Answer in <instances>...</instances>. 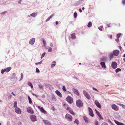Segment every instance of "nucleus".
<instances>
[{"label":"nucleus","instance_id":"nucleus-12","mask_svg":"<svg viewBox=\"0 0 125 125\" xmlns=\"http://www.w3.org/2000/svg\"><path fill=\"white\" fill-rule=\"evenodd\" d=\"M119 52V50H114L113 52V54L115 56H118Z\"/></svg>","mask_w":125,"mask_h":125},{"label":"nucleus","instance_id":"nucleus-17","mask_svg":"<svg viewBox=\"0 0 125 125\" xmlns=\"http://www.w3.org/2000/svg\"><path fill=\"white\" fill-rule=\"evenodd\" d=\"M55 93L57 94L59 97H62V94L58 90L55 91Z\"/></svg>","mask_w":125,"mask_h":125},{"label":"nucleus","instance_id":"nucleus-51","mask_svg":"<svg viewBox=\"0 0 125 125\" xmlns=\"http://www.w3.org/2000/svg\"><path fill=\"white\" fill-rule=\"evenodd\" d=\"M53 14H52L49 17V19H50L53 16Z\"/></svg>","mask_w":125,"mask_h":125},{"label":"nucleus","instance_id":"nucleus-29","mask_svg":"<svg viewBox=\"0 0 125 125\" xmlns=\"http://www.w3.org/2000/svg\"><path fill=\"white\" fill-rule=\"evenodd\" d=\"M109 56L110 57V59L111 60V59H112L113 57V55L112 53H111L109 55Z\"/></svg>","mask_w":125,"mask_h":125},{"label":"nucleus","instance_id":"nucleus-30","mask_svg":"<svg viewBox=\"0 0 125 125\" xmlns=\"http://www.w3.org/2000/svg\"><path fill=\"white\" fill-rule=\"evenodd\" d=\"M28 99L29 101V103L30 104H31L32 103V101L31 99L30 98L29 96H28Z\"/></svg>","mask_w":125,"mask_h":125},{"label":"nucleus","instance_id":"nucleus-2","mask_svg":"<svg viewBox=\"0 0 125 125\" xmlns=\"http://www.w3.org/2000/svg\"><path fill=\"white\" fill-rule=\"evenodd\" d=\"M65 118L69 121H71L72 120V117L68 114H67L65 115Z\"/></svg>","mask_w":125,"mask_h":125},{"label":"nucleus","instance_id":"nucleus-15","mask_svg":"<svg viewBox=\"0 0 125 125\" xmlns=\"http://www.w3.org/2000/svg\"><path fill=\"white\" fill-rule=\"evenodd\" d=\"M67 110H68L70 113L72 115H75V113L73 111L71 110V108H69V107H67Z\"/></svg>","mask_w":125,"mask_h":125},{"label":"nucleus","instance_id":"nucleus-41","mask_svg":"<svg viewBox=\"0 0 125 125\" xmlns=\"http://www.w3.org/2000/svg\"><path fill=\"white\" fill-rule=\"evenodd\" d=\"M121 35V33H119L116 36L118 39L120 37Z\"/></svg>","mask_w":125,"mask_h":125},{"label":"nucleus","instance_id":"nucleus-39","mask_svg":"<svg viewBox=\"0 0 125 125\" xmlns=\"http://www.w3.org/2000/svg\"><path fill=\"white\" fill-rule=\"evenodd\" d=\"M52 48L51 47H49V49H48V52H51L52 51Z\"/></svg>","mask_w":125,"mask_h":125},{"label":"nucleus","instance_id":"nucleus-24","mask_svg":"<svg viewBox=\"0 0 125 125\" xmlns=\"http://www.w3.org/2000/svg\"><path fill=\"white\" fill-rule=\"evenodd\" d=\"M11 69V67H9L6 68V71L7 72H8Z\"/></svg>","mask_w":125,"mask_h":125},{"label":"nucleus","instance_id":"nucleus-25","mask_svg":"<svg viewBox=\"0 0 125 125\" xmlns=\"http://www.w3.org/2000/svg\"><path fill=\"white\" fill-rule=\"evenodd\" d=\"M56 62L55 61H53L52 62V63L51 64V67H53L55 65Z\"/></svg>","mask_w":125,"mask_h":125},{"label":"nucleus","instance_id":"nucleus-5","mask_svg":"<svg viewBox=\"0 0 125 125\" xmlns=\"http://www.w3.org/2000/svg\"><path fill=\"white\" fill-rule=\"evenodd\" d=\"M83 92L84 94L85 95L87 98L89 100L91 98L90 97L87 92L85 91H84Z\"/></svg>","mask_w":125,"mask_h":125},{"label":"nucleus","instance_id":"nucleus-50","mask_svg":"<svg viewBox=\"0 0 125 125\" xmlns=\"http://www.w3.org/2000/svg\"><path fill=\"white\" fill-rule=\"evenodd\" d=\"M53 14H52L49 17V19H50L53 16Z\"/></svg>","mask_w":125,"mask_h":125},{"label":"nucleus","instance_id":"nucleus-46","mask_svg":"<svg viewBox=\"0 0 125 125\" xmlns=\"http://www.w3.org/2000/svg\"><path fill=\"white\" fill-rule=\"evenodd\" d=\"M62 89L64 91H66V89L65 88V86H64L63 87Z\"/></svg>","mask_w":125,"mask_h":125},{"label":"nucleus","instance_id":"nucleus-22","mask_svg":"<svg viewBox=\"0 0 125 125\" xmlns=\"http://www.w3.org/2000/svg\"><path fill=\"white\" fill-rule=\"evenodd\" d=\"M71 38L72 39H74L76 38L75 34L74 33H73L71 35Z\"/></svg>","mask_w":125,"mask_h":125},{"label":"nucleus","instance_id":"nucleus-40","mask_svg":"<svg viewBox=\"0 0 125 125\" xmlns=\"http://www.w3.org/2000/svg\"><path fill=\"white\" fill-rule=\"evenodd\" d=\"M98 116L99 117V119L100 120H102L103 119V118L102 117L101 115H100Z\"/></svg>","mask_w":125,"mask_h":125},{"label":"nucleus","instance_id":"nucleus-58","mask_svg":"<svg viewBox=\"0 0 125 125\" xmlns=\"http://www.w3.org/2000/svg\"><path fill=\"white\" fill-rule=\"evenodd\" d=\"M108 121L110 123H111V122L110 121V120L109 119L108 120Z\"/></svg>","mask_w":125,"mask_h":125},{"label":"nucleus","instance_id":"nucleus-42","mask_svg":"<svg viewBox=\"0 0 125 125\" xmlns=\"http://www.w3.org/2000/svg\"><path fill=\"white\" fill-rule=\"evenodd\" d=\"M77 16V14L76 12L74 13V17L75 18H76Z\"/></svg>","mask_w":125,"mask_h":125},{"label":"nucleus","instance_id":"nucleus-63","mask_svg":"<svg viewBox=\"0 0 125 125\" xmlns=\"http://www.w3.org/2000/svg\"><path fill=\"white\" fill-rule=\"evenodd\" d=\"M32 94L34 96H35V94H34L33 93H32Z\"/></svg>","mask_w":125,"mask_h":125},{"label":"nucleus","instance_id":"nucleus-6","mask_svg":"<svg viewBox=\"0 0 125 125\" xmlns=\"http://www.w3.org/2000/svg\"><path fill=\"white\" fill-rule=\"evenodd\" d=\"M88 109L89 112V115L92 117H93L94 116L93 112L92 109L90 107L88 108Z\"/></svg>","mask_w":125,"mask_h":125},{"label":"nucleus","instance_id":"nucleus-21","mask_svg":"<svg viewBox=\"0 0 125 125\" xmlns=\"http://www.w3.org/2000/svg\"><path fill=\"white\" fill-rule=\"evenodd\" d=\"M107 60V58L106 57H103L100 59V61H105Z\"/></svg>","mask_w":125,"mask_h":125},{"label":"nucleus","instance_id":"nucleus-1","mask_svg":"<svg viewBox=\"0 0 125 125\" xmlns=\"http://www.w3.org/2000/svg\"><path fill=\"white\" fill-rule=\"evenodd\" d=\"M76 105L78 107H82L83 105V103L82 101L80 99L78 100L76 102Z\"/></svg>","mask_w":125,"mask_h":125},{"label":"nucleus","instance_id":"nucleus-16","mask_svg":"<svg viewBox=\"0 0 125 125\" xmlns=\"http://www.w3.org/2000/svg\"><path fill=\"white\" fill-rule=\"evenodd\" d=\"M100 64L101 66L102 67L104 68L105 69L106 67L105 63L104 62H101L100 63Z\"/></svg>","mask_w":125,"mask_h":125},{"label":"nucleus","instance_id":"nucleus-18","mask_svg":"<svg viewBox=\"0 0 125 125\" xmlns=\"http://www.w3.org/2000/svg\"><path fill=\"white\" fill-rule=\"evenodd\" d=\"M43 121L44 124L46 125H51V124L48 121L45 120H43Z\"/></svg>","mask_w":125,"mask_h":125},{"label":"nucleus","instance_id":"nucleus-44","mask_svg":"<svg viewBox=\"0 0 125 125\" xmlns=\"http://www.w3.org/2000/svg\"><path fill=\"white\" fill-rule=\"evenodd\" d=\"M103 28V26H100L99 27L98 29L99 30L102 31Z\"/></svg>","mask_w":125,"mask_h":125},{"label":"nucleus","instance_id":"nucleus-13","mask_svg":"<svg viewBox=\"0 0 125 125\" xmlns=\"http://www.w3.org/2000/svg\"><path fill=\"white\" fill-rule=\"evenodd\" d=\"M35 39L34 38H32L29 41V43L31 45L33 44L35 42Z\"/></svg>","mask_w":125,"mask_h":125},{"label":"nucleus","instance_id":"nucleus-26","mask_svg":"<svg viewBox=\"0 0 125 125\" xmlns=\"http://www.w3.org/2000/svg\"><path fill=\"white\" fill-rule=\"evenodd\" d=\"M92 25V23L91 22H89L87 25V26L89 28L91 27Z\"/></svg>","mask_w":125,"mask_h":125},{"label":"nucleus","instance_id":"nucleus-62","mask_svg":"<svg viewBox=\"0 0 125 125\" xmlns=\"http://www.w3.org/2000/svg\"><path fill=\"white\" fill-rule=\"evenodd\" d=\"M82 10H83L84 9V7H83L82 8Z\"/></svg>","mask_w":125,"mask_h":125},{"label":"nucleus","instance_id":"nucleus-56","mask_svg":"<svg viewBox=\"0 0 125 125\" xmlns=\"http://www.w3.org/2000/svg\"><path fill=\"white\" fill-rule=\"evenodd\" d=\"M79 10L80 12H81L82 11L81 9H79Z\"/></svg>","mask_w":125,"mask_h":125},{"label":"nucleus","instance_id":"nucleus-4","mask_svg":"<svg viewBox=\"0 0 125 125\" xmlns=\"http://www.w3.org/2000/svg\"><path fill=\"white\" fill-rule=\"evenodd\" d=\"M30 118L31 120L33 122L37 120L36 116L34 115H31L30 116Z\"/></svg>","mask_w":125,"mask_h":125},{"label":"nucleus","instance_id":"nucleus-34","mask_svg":"<svg viewBox=\"0 0 125 125\" xmlns=\"http://www.w3.org/2000/svg\"><path fill=\"white\" fill-rule=\"evenodd\" d=\"M30 15L31 16L35 17L37 15V13H32Z\"/></svg>","mask_w":125,"mask_h":125},{"label":"nucleus","instance_id":"nucleus-64","mask_svg":"<svg viewBox=\"0 0 125 125\" xmlns=\"http://www.w3.org/2000/svg\"><path fill=\"white\" fill-rule=\"evenodd\" d=\"M123 57H125V53L124 54V55H123Z\"/></svg>","mask_w":125,"mask_h":125},{"label":"nucleus","instance_id":"nucleus-45","mask_svg":"<svg viewBox=\"0 0 125 125\" xmlns=\"http://www.w3.org/2000/svg\"><path fill=\"white\" fill-rule=\"evenodd\" d=\"M42 62V61H41L39 62H38V63H35V64L36 65H37L38 64H40Z\"/></svg>","mask_w":125,"mask_h":125},{"label":"nucleus","instance_id":"nucleus-49","mask_svg":"<svg viewBox=\"0 0 125 125\" xmlns=\"http://www.w3.org/2000/svg\"><path fill=\"white\" fill-rule=\"evenodd\" d=\"M36 71L37 73H39L40 72V71L38 68L36 69Z\"/></svg>","mask_w":125,"mask_h":125},{"label":"nucleus","instance_id":"nucleus-54","mask_svg":"<svg viewBox=\"0 0 125 125\" xmlns=\"http://www.w3.org/2000/svg\"><path fill=\"white\" fill-rule=\"evenodd\" d=\"M50 19H49V18L48 17L47 19L45 21L46 22H47V21H48Z\"/></svg>","mask_w":125,"mask_h":125},{"label":"nucleus","instance_id":"nucleus-27","mask_svg":"<svg viewBox=\"0 0 125 125\" xmlns=\"http://www.w3.org/2000/svg\"><path fill=\"white\" fill-rule=\"evenodd\" d=\"M117 104L119 105L122 106L123 108H125V105L120 103H117Z\"/></svg>","mask_w":125,"mask_h":125},{"label":"nucleus","instance_id":"nucleus-9","mask_svg":"<svg viewBox=\"0 0 125 125\" xmlns=\"http://www.w3.org/2000/svg\"><path fill=\"white\" fill-rule=\"evenodd\" d=\"M27 111L29 113L33 114L34 113L33 110H32L31 107H29L27 108Z\"/></svg>","mask_w":125,"mask_h":125},{"label":"nucleus","instance_id":"nucleus-59","mask_svg":"<svg viewBox=\"0 0 125 125\" xmlns=\"http://www.w3.org/2000/svg\"><path fill=\"white\" fill-rule=\"evenodd\" d=\"M58 21H56V22L55 24H56V25H57L58 24Z\"/></svg>","mask_w":125,"mask_h":125},{"label":"nucleus","instance_id":"nucleus-38","mask_svg":"<svg viewBox=\"0 0 125 125\" xmlns=\"http://www.w3.org/2000/svg\"><path fill=\"white\" fill-rule=\"evenodd\" d=\"M5 71H6V69H3L1 71V73L3 74V73Z\"/></svg>","mask_w":125,"mask_h":125},{"label":"nucleus","instance_id":"nucleus-61","mask_svg":"<svg viewBox=\"0 0 125 125\" xmlns=\"http://www.w3.org/2000/svg\"><path fill=\"white\" fill-rule=\"evenodd\" d=\"M112 35H111L110 36V38H111V39L112 38Z\"/></svg>","mask_w":125,"mask_h":125},{"label":"nucleus","instance_id":"nucleus-60","mask_svg":"<svg viewBox=\"0 0 125 125\" xmlns=\"http://www.w3.org/2000/svg\"><path fill=\"white\" fill-rule=\"evenodd\" d=\"M12 94L13 95H14V96H15V94H14L13 93V92H12Z\"/></svg>","mask_w":125,"mask_h":125},{"label":"nucleus","instance_id":"nucleus-35","mask_svg":"<svg viewBox=\"0 0 125 125\" xmlns=\"http://www.w3.org/2000/svg\"><path fill=\"white\" fill-rule=\"evenodd\" d=\"M121 71V69L119 68L115 70V72L116 73H117L119 71Z\"/></svg>","mask_w":125,"mask_h":125},{"label":"nucleus","instance_id":"nucleus-57","mask_svg":"<svg viewBox=\"0 0 125 125\" xmlns=\"http://www.w3.org/2000/svg\"><path fill=\"white\" fill-rule=\"evenodd\" d=\"M107 26H108L109 27H111V26H110V24H108L107 25Z\"/></svg>","mask_w":125,"mask_h":125},{"label":"nucleus","instance_id":"nucleus-19","mask_svg":"<svg viewBox=\"0 0 125 125\" xmlns=\"http://www.w3.org/2000/svg\"><path fill=\"white\" fill-rule=\"evenodd\" d=\"M114 122L117 125H125L124 124L116 120H115Z\"/></svg>","mask_w":125,"mask_h":125},{"label":"nucleus","instance_id":"nucleus-10","mask_svg":"<svg viewBox=\"0 0 125 125\" xmlns=\"http://www.w3.org/2000/svg\"><path fill=\"white\" fill-rule=\"evenodd\" d=\"M117 64L115 62H113L111 64V66L113 68L115 69L117 67Z\"/></svg>","mask_w":125,"mask_h":125},{"label":"nucleus","instance_id":"nucleus-52","mask_svg":"<svg viewBox=\"0 0 125 125\" xmlns=\"http://www.w3.org/2000/svg\"><path fill=\"white\" fill-rule=\"evenodd\" d=\"M122 3L124 5L125 4V0H123Z\"/></svg>","mask_w":125,"mask_h":125},{"label":"nucleus","instance_id":"nucleus-23","mask_svg":"<svg viewBox=\"0 0 125 125\" xmlns=\"http://www.w3.org/2000/svg\"><path fill=\"white\" fill-rule=\"evenodd\" d=\"M28 83L29 86H30L31 88H33V86L31 82H28Z\"/></svg>","mask_w":125,"mask_h":125},{"label":"nucleus","instance_id":"nucleus-20","mask_svg":"<svg viewBox=\"0 0 125 125\" xmlns=\"http://www.w3.org/2000/svg\"><path fill=\"white\" fill-rule=\"evenodd\" d=\"M73 91H74V92L76 94L77 96H79V94L78 93V91L77 90H76L75 89H73Z\"/></svg>","mask_w":125,"mask_h":125},{"label":"nucleus","instance_id":"nucleus-33","mask_svg":"<svg viewBox=\"0 0 125 125\" xmlns=\"http://www.w3.org/2000/svg\"><path fill=\"white\" fill-rule=\"evenodd\" d=\"M95 110L98 116H99V115H101L99 112L96 109H95Z\"/></svg>","mask_w":125,"mask_h":125},{"label":"nucleus","instance_id":"nucleus-55","mask_svg":"<svg viewBox=\"0 0 125 125\" xmlns=\"http://www.w3.org/2000/svg\"><path fill=\"white\" fill-rule=\"evenodd\" d=\"M50 46L51 47H52L53 46V45L52 43H50Z\"/></svg>","mask_w":125,"mask_h":125},{"label":"nucleus","instance_id":"nucleus-36","mask_svg":"<svg viewBox=\"0 0 125 125\" xmlns=\"http://www.w3.org/2000/svg\"><path fill=\"white\" fill-rule=\"evenodd\" d=\"M74 122L75 123H76L77 125H78L79 124V121L77 119H75L74 121Z\"/></svg>","mask_w":125,"mask_h":125},{"label":"nucleus","instance_id":"nucleus-11","mask_svg":"<svg viewBox=\"0 0 125 125\" xmlns=\"http://www.w3.org/2000/svg\"><path fill=\"white\" fill-rule=\"evenodd\" d=\"M94 103L99 108H101V106L99 102L97 100L94 101Z\"/></svg>","mask_w":125,"mask_h":125},{"label":"nucleus","instance_id":"nucleus-47","mask_svg":"<svg viewBox=\"0 0 125 125\" xmlns=\"http://www.w3.org/2000/svg\"><path fill=\"white\" fill-rule=\"evenodd\" d=\"M45 53H44L43 54H42L41 55V58H42L44 56H45Z\"/></svg>","mask_w":125,"mask_h":125},{"label":"nucleus","instance_id":"nucleus-8","mask_svg":"<svg viewBox=\"0 0 125 125\" xmlns=\"http://www.w3.org/2000/svg\"><path fill=\"white\" fill-rule=\"evenodd\" d=\"M111 107L112 109L118 111L119 110L118 107L115 104H113Z\"/></svg>","mask_w":125,"mask_h":125},{"label":"nucleus","instance_id":"nucleus-43","mask_svg":"<svg viewBox=\"0 0 125 125\" xmlns=\"http://www.w3.org/2000/svg\"><path fill=\"white\" fill-rule=\"evenodd\" d=\"M101 125H108V124L104 122L101 124Z\"/></svg>","mask_w":125,"mask_h":125},{"label":"nucleus","instance_id":"nucleus-7","mask_svg":"<svg viewBox=\"0 0 125 125\" xmlns=\"http://www.w3.org/2000/svg\"><path fill=\"white\" fill-rule=\"evenodd\" d=\"M15 112L17 113L21 114V111L18 107H16L15 109Z\"/></svg>","mask_w":125,"mask_h":125},{"label":"nucleus","instance_id":"nucleus-37","mask_svg":"<svg viewBox=\"0 0 125 125\" xmlns=\"http://www.w3.org/2000/svg\"><path fill=\"white\" fill-rule=\"evenodd\" d=\"M17 106V102H15L14 104L13 107H16Z\"/></svg>","mask_w":125,"mask_h":125},{"label":"nucleus","instance_id":"nucleus-14","mask_svg":"<svg viewBox=\"0 0 125 125\" xmlns=\"http://www.w3.org/2000/svg\"><path fill=\"white\" fill-rule=\"evenodd\" d=\"M38 107L40 109V111L41 112L44 113L45 114L46 113V111L44 110L42 107H40V106H38Z\"/></svg>","mask_w":125,"mask_h":125},{"label":"nucleus","instance_id":"nucleus-32","mask_svg":"<svg viewBox=\"0 0 125 125\" xmlns=\"http://www.w3.org/2000/svg\"><path fill=\"white\" fill-rule=\"evenodd\" d=\"M23 75L22 73H21V77L20 79V81H21L22 80L23 78Z\"/></svg>","mask_w":125,"mask_h":125},{"label":"nucleus","instance_id":"nucleus-28","mask_svg":"<svg viewBox=\"0 0 125 125\" xmlns=\"http://www.w3.org/2000/svg\"><path fill=\"white\" fill-rule=\"evenodd\" d=\"M83 118L85 120V122L86 123H87L88 122V119L86 117H84Z\"/></svg>","mask_w":125,"mask_h":125},{"label":"nucleus","instance_id":"nucleus-3","mask_svg":"<svg viewBox=\"0 0 125 125\" xmlns=\"http://www.w3.org/2000/svg\"><path fill=\"white\" fill-rule=\"evenodd\" d=\"M66 100L70 104H71L73 102V98L69 96L66 98Z\"/></svg>","mask_w":125,"mask_h":125},{"label":"nucleus","instance_id":"nucleus-48","mask_svg":"<svg viewBox=\"0 0 125 125\" xmlns=\"http://www.w3.org/2000/svg\"><path fill=\"white\" fill-rule=\"evenodd\" d=\"M95 124L96 125H98V122L97 121H95Z\"/></svg>","mask_w":125,"mask_h":125},{"label":"nucleus","instance_id":"nucleus-31","mask_svg":"<svg viewBox=\"0 0 125 125\" xmlns=\"http://www.w3.org/2000/svg\"><path fill=\"white\" fill-rule=\"evenodd\" d=\"M43 41V43L44 45V46L45 47H46V42L44 41V38H43L42 39Z\"/></svg>","mask_w":125,"mask_h":125},{"label":"nucleus","instance_id":"nucleus-53","mask_svg":"<svg viewBox=\"0 0 125 125\" xmlns=\"http://www.w3.org/2000/svg\"><path fill=\"white\" fill-rule=\"evenodd\" d=\"M93 89L94 90H95V91H96L97 92H98V90L97 89H96V88H93Z\"/></svg>","mask_w":125,"mask_h":125}]
</instances>
